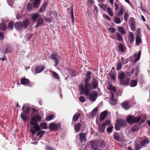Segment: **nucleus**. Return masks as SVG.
Returning a JSON list of instances; mask_svg holds the SVG:
<instances>
[{
  "mask_svg": "<svg viewBox=\"0 0 150 150\" xmlns=\"http://www.w3.org/2000/svg\"><path fill=\"white\" fill-rule=\"evenodd\" d=\"M101 4H98V5L100 7L103 9L104 10H105L106 9H107V4H103L102 3H101Z\"/></svg>",
  "mask_w": 150,
  "mask_h": 150,
  "instance_id": "c9c22d12",
  "label": "nucleus"
},
{
  "mask_svg": "<svg viewBox=\"0 0 150 150\" xmlns=\"http://www.w3.org/2000/svg\"><path fill=\"white\" fill-rule=\"evenodd\" d=\"M27 10L28 11H32L33 9L32 4L30 3L28 4L27 6Z\"/></svg>",
  "mask_w": 150,
  "mask_h": 150,
  "instance_id": "58836bf2",
  "label": "nucleus"
},
{
  "mask_svg": "<svg viewBox=\"0 0 150 150\" xmlns=\"http://www.w3.org/2000/svg\"><path fill=\"white\" fill-rule=\"evenodd\" d=\"M98 112V108L96 107L94 108L91 112V115L93 117L95 116L96 115Z\"/></svg>",
  "mask_w": 150,
  "mask_h": 150,
  "instance_id": "2f4dec72",
  "label": "nucleus"
},
{
  "mask_svg": "<svg viewBox=\"0 0 150 150\" xmlns=\"http://www.w3.org/2000/svg\"><path fill=\"white\" fill-rule=\"evenodd\" d=\"M13 22L12 21H10L8 23V28L10 30H11L13 29Z\"/></svg>",
  "mask_w": 150,
  "mask_h": 150,
  "instance_id": "49530a36",
  "label": "nucleus"
},
{
  "mask_svg": "<svg viewBox=\"0 0 150 150\" xmlns=\"http://www.w3.org/2000/svg\"><path fill=\"white\" fill-rule=\"evenodd\" d=\"M86 77V78L84 79V88L82 85H79L78 87L81 95L84 93L86 96H88L91 90L92 89V87L91 84L88 82L91 79L90 76L87 75Z\"/></svg>",
  "mask_w": 150,
  "mask_h": 150,
  "instance_id": "f03ea898",
  "label": "nucleus"
},
{
  "mask_svg": "<svg viewBox=\"0 0 150 150\" xmlns=\"http://www.w3.org/2000/svg\"><path fill=\"white\" fill-rule=\"evenodd\" d=\"M44 69V66H38L36 67L35 72L37 73H40Z\"/></svg>",
  "mask_w": 150,
  "mask_h": 150,
  "instance_id": "f3484780",
  "label": "nucleus"
},
{
  "mask_svg": "<svg viewBox=\"0 0 150 150\" xmlns=\"http://www.w3.org/2000/svg\"><path fill=\"white\" fill-rule=\"evenodd\" d=\"M22 109L25 113H29L30 110V108L28 104H25L24 105Z\"/></svg>",
  "mask_w": 150,
  "mask_h": 150,
  "instance_id": "ddd939ff",
  "label": "nucleus"
},
{
  "mask_svg": "<svg viewBox=\"0 0 150 150\" xmlns=\"http://www.w3.org/2000/svg\"><path fill=\"white\" fill-rule=\"evenodd\" d=\"M116 125L115 126V129L117 130H120V127L121 126L116 122Z\"/></svg>",
  "mask_w": 150,
  "mask_h": 150,
  "instance_id": "052dcab7",
  "label": "nucleus"
},
{
  "mask_svg": "<svg viewBox=\"0 0 150 150\" xmlns=\"http://www.w3.org/2000/svg\"><path fill=\"white\" fill-rule=\"evenodd\" d=\"M79 100L82 103H83L85 101V98L84 97L81 96L79 98Z\"/></svg>",
  "mask_w": 150,
  "mask_h": 150,
  "instance_id": "bf43d9fd",
  "label": "nucleus"
},
{
  "mask_svg": "<svg viewBox=\"0 0 150 150\" xmlns=\"http://www.w3.org/2000/svg\"><path fill=\"white\" fill-rule=\"evenodd\" d=\"M21 118L23 120V121H25L27 120V117L26 116H24L23 113H21Z\"/></svg>",
  "mask_w": 150,
  "mask_h": 150,
  "instance_id": "864d4df0",
  "label": "nucleus"
},
{
  "mask_svg": "<svg viewBox=\"0 0 150 150\" xmlns=\"http://www.w3.org/2000/svg\"><path fill=\"white\" fill-rule=\"evenodd\" d=\"M134 36L132 32H130L128 35V40L131 43H132L134 40Z\"/></svg>",
  "mask_w": 150,
  "mask_h": 150,
  "instance_id": "a211bd4d",
  "label": "nucleus"
},
{
  "mask_svg": "<svg viewBox=\"0 0 150 150\" xmlns=\"http://www.w3.org/2000/svg\"><path fill=\"white\" fill-rule=\"evenodd\" d=\"M52 74L54 77L58 79H59V77L58 74L55 72H54V71H53L52 72Z\"/></svg>",
  "mask_w": 150,
  "mask_h": 150,
  "instance_id": "09e8293b",
  "label": "nucleus"
},
{
  "mask_svg": "<svg viewBox=\"0 0 150 150\" xmlns=\"http://www.w3.org/2000/svg\"><path fill=\"white\" fill-rule=\"evenodd\" d=\"M118 30L122 35H124L126 33V32L125 29L122 27H118Z\"/></svg>",
  "mask_w": 150,
  "mask_h": 150,
  "instance_id": "7c9ffc66",
  "label": "nucleus"
},
{
  "mask_svg": "<svg viewBox=\"0 0 150 150\" xmlns=\"http://www.w3.org/2000/svg\"><path fill=\"white\" fill-rule=\"evenodd\" d=\"M46 150H54L53 149L49 146H47L46 147Z\"/></svg>",
  "mask_w": 150,
  "mask_h": 150,
  "instance_id": "774afa93",
  "label": "nucleus"
},
{
  "mask_svg": "<svg viewBox=\"0 0 150 150\" xmlns=\"http://www.w3.org/2000/svg\"><path fill=\"white\" fill-rule=\"evenodd\" d=\"M70 15L71 16V18L74 17L73 10L72 8L71 9Z\"/></svg>",
  "mask_w": 150,
  "mask_h": 150,
  "instance_id": "0e129e2a",
  "label": "nucleus"
},
{
  "mask_svg": "<svg viewBox=\"0 0 150 150\" xmlns=\"http://www.w3.org/2000/svg\"><path fill=\"white\" fill-rule=\"evenodd\" d=\"M54 116L53 114H51L47 117L46 120L47 121H49L52 119Z\"/></svg>",
  "mask_w": 150,
  "mask_h": 150,
  "instance_id": "37998d69",
  "label": "nucleus"
},
{
  "mask_svg": "<svg viewBox=\"0 0 150 150\" xmlns=\"http://www.w3.org/2000/svg\"><path fill=\"white\" fill-rule=\"evenodd\" d=\"M41 17V15L37 13H33L31 15V20L34 22H36Z\"/></svg>",
  "mask_w": 150,
  "mask_h": 150,
  "instance_id": "1a4fd4ad",
  "label": "nucleus"
},
{
  "mask_svg": "<svg viewBox=\"0 0 150 150\" xmlns=\"http://www.w3.org/2000/svg\"><path fill=\"white\" fill-rule=\"evenodd\" d=\"M116 35L117 37V40L119 41H122L123 39L122 35L119 33H117Z\"/></svg>",
  "mask_w": 150,
  "mask_h": 150,
  "instance_id": "c85d7f7f",
  "label": "nucleus"
},
{
  "mask_svg": "<svg viewBox=\"0 0 150 150\" xmlns=\"http://www.w3.org/2000/svg\"><path fill=\"white\" fill-rule=\"evenodd\" d=\"M135 74L136 75H137V74H138L139 73V68L138 67H137L135 68Z\"/></svg>",
  "mask_w": 150,
  "mask_h": 150,
  "instance_id": "e2e57ef3",
  "label": "nucleus"
},
{
  "mask_svg": "<svg viewBox=\"0 0 150 150\" xmlns=\"http://www.w3.org/2000/svg\"><path fill=\"white\" fill-rule=\"evenodd\" d=\"M128 17V14L127 13H125L124 14V20L125 21H127Z\"/></svg>",
  "mask_w": 150,
  "mask_h": 150,
  "instance_id": "8fccbe9b",
  "label": "nucleus"
},
{
  "mask_svg": "<svg viewBox=\"0 0 150 150\" xmlns=\"http://www.w3.org/2000/svg\"><path fill=\"white\" fill-rule=\"evenodd\" d=\"M99 129L100 132H103L105 129V124H103L98 125Z\"/></svg>",
  "mask_w": 150,
  "mask_h": 150,
  "instance_id": "bb28decb",
  "label": "nucleus"
},
{
  "mask_svg": "<svg viewBox=\"0 0 150 150\" xmlns=\"http://www.w3.org/2000/svg\"><path fill=\"white\" fill-rule=\"evenodd\" d=\"M44 20L47 22L50 23L51 21L52 20V18H47L46 17H45L44 18Z\"/></svg>",
  "mask_w": 150,
  "mask_h": 150,
  "instance_id": "6e6d98bb",
  "label": "nucleus"
},
{
  "mask_svg": "<svg viewBox=\"0 0 150 150\" xmlns=\"http://www.w3.org/2000/svg\"><path fill=\"white\" fill-rule=\"evenodd\" d=\"M141 54V51H139V53L137 54H135L134 55V57L135 58V59L134 60L135 62H136L139 59Z\"/></svg>",
  "mask_w": 150,
  "mask_h": 150,
  "instance_id": "393cba45",
  "label": "nucleus"
},
{
  "mask_svg": "<svg viewBox=\"0 0 150 150\" xmlns=\"http://www.w3.org/2000/svg\"><path fill=\"white\" fill-rule=\"evenodd\" d=\"M131 30L134 31L135 29V23L133 21H132L131 23Z\"/></svg>",
  "mask_w": 150,
  "mask_h": 150,
  "instance_id": "c03bdc74",
  "label": "nucleus"
},
{
  "mask_svg": "<svg viewBox=\"0 0 150 150\" xmlns=\"http://www.w3.org/2000/svg\"><path fill=\"white\" fill-rule=\"evenodd\" d=\"M121 62L123 64H125L127 63V62H124L122 58H121V60H119V61L118 62L116 65V68L117 70H120L121 69Z\"/></svg>",
  "mask_w": 150,
  "mask_h": 150,
  "instance_id": "9d476101",
  "label": "nucleus"
},
{
  "mask_svg": "<svg viewBox=\"0 0 150 150\" xmlns=\"http://www.w3.org/2000/svg\"><path fill=\"white\" fill-rule=\"evenodd\" d=\"M134 69L133 68L132 69V70L130 72H128L126 74V76L127 77V76L128 75L129 76L130 75V73L131 74H132L134 73Z\"/></svg>",
  "mask_w": 150,
  "mask_h": 150,
  "instance_id": "13d9d810",
  "label": "nucleus"
},
{
  "mask_svg": "<svg viewBox=\"0 0 150 150\" xmlns=\"http://www.w3.org/2000/svg\"><path fill=\"white\" fill-rule=\"evenodd\" d=\"M122 107L125 109H128L130 107L129 103L127 101H124L121 103Z\"/></svg>",
  "mask_w": 150,
  "mask_h": 150,
  "instance_id": "2eb2a0df",
  "label": "nucleus"
},
{
  "mask_svg": "<svg viewBox=\"0 0 150 150\" xmlns=\"http://www.w3.org/2000/svg\"><path fill=\"white\" fill-rule=\"evenodd\" d=\"M116 122L118 123L121 127L125 126L126 125V122L121 119L117 120Z\"/></svg>",
  "mask_w": 150,
  "mask_h": 150,
  "instance_id": "6ab92c4d",
  "label": "nucleus"
},
{
  "mask_svg": "<svg viewBox=\"0 0 150 150\" xmlns=\"http://www.w3.org/2000/svg\"><path fill=\"white\" fill-rule=\"evenodd\" d=\"M49 58L52 59L54 61L55 64L54 66L56 67L58 64L60 60L59 57L56 53H53L52 54L49 56Z\"/></svg>",
  "mask_w": 150,
  "mask_h": 150,
  "instance_id": "0eeeda50",
  "label": "nucleus"
},
{
  "mask_svg": "<svg viewBox=\"0 0 150 150\" xmlns=\"http://www.w3.org/2000/svg\"><path fill=\"white\" fill-rule=\"evenodd\" d=\"M69 73L72 76H74L76 75V74L72 70H70L69 71Z\"/></svg>",
  "mask_w": 150,
  "mask_h": 150,
  "instance_id": "5fc2aeb1",
  "label": "nucleus"
},
{
  "mask_svg": "<svg viewBox=\"0 0 150 150\" xmlns=\"http://www.w3.org/2000/svg\"><path fill=\"white\" fill-rule=\"evenodd\" d=\"M107 9L109 15L111 16H113V11L111 8L110 7H108Z\"/></svg>",
  "mask_w": 150,
  "mask_h": 150,
  "instance_id": "4c0bfd02",
  "label": "nucleus"
},
{
  "mask_svg": "<svg viewBox=\"0 0 150 150\" xmlns=\"http://www.w3.org/2000/svg\"><path fill=\"white\" fill-rule=\"evenodd\" d=\"M139 129L138 126H134L131 128V131L132 132H135Z\"/></svg>",
  "mask_w": 150,
  "mask_h": 150,
  "instance_id": "79ce46f5",
  "label": "nucleus"
},
{
  "mask_svg": "<svg viewBox=\"0 0 150 150\" xmlns=\"http://www.w3.org/2000/svg\"><path fill=\"white\" fill-rule=\"evenodd\" d=\"M40 125L41 127L43 129H46L47 127L46 124L45 123L41 124Z\"/></svg>",
  "mask_w": 150,
  "mask_h": 150,
  "instance_id": "603ef678",
  "label": "nucleus"
},
{
  "mask_svg": "<svg viewBox=\"0 0 150 150\" xmlns=\"http://www.w3.org/2000/svg\"><path fill=\"white\" fill-rule=\"evenodd\" d=\"M146 120V118L143 115L139 116L134 117L133 116H129L127 118V122L130 124L138 122L140 124L143 123Z\"/></svg>",
  "mask_w": 150,
  "mask_h": 150,
  "instance_id": "7ed1b4c3",
  "label": "nucleus"
},
{
  "mask_svg": "<svg viewBox=\"0 0 150 150\" xmlns=\"http://www.w3.org/2000/svg\"><path fill=\"white\" fill-rule=\"evenodd\" d=\"M109 90L110 91L111 98L110 100V103L112 105H115L117 103V98L115 97L116 95V89L114 86L110 85L109 87Z\"/></svg>",
  "mask_w": 150,
  "mask_h": 150,
  "instance_id": "423d86ee",
  "label": "nucleus"
},
{
  "mask_svg": "<svg viewBox=\"0 0 150 150\" xmlns=\"http://www.w3.org/2000/svg\"><path fill=\"white\" fill-rule=\"evenodd\" d=\"M118 79L120 80V84L124 86L128 85L129 82V79L127 76L126 78V76L124 72H121L118 73Z\"/></svg>",
  "mask_w": 150,
  "mask_h": 150,
  "instance_id": "39448f33",
  "label": "nucleus"
},
{
  "mask_svg": "<svg viewBox=\"0 0 150 150\" xmlns=\"http://www.w3.org/2000/svg\"><path fill=\"white\" fill-rule=\"evenodd\" d=\"M113 127L112 126H110L107 127V131L108 132L111 133L112 132Z\"/></svg>",
  "mask_w": 150,
  "mask_h": 150,
  "instance_id": "de8ad7c7",
  "label": "nucleus"
},
{
  "mask_svg": "<svg viewBox=\"0 0 150 150\" xmlns=\"http://www.w3.org/2000/svg\"><path fill=\"white\" fill-rule=\"evenodd\" d=\"M29 82L28 79L25 78H23L21 79V82L23 85H25L27 84Z\"/></svg>",
  "mask_w": 150,
  "mask_h": 150,
  "instance_id": "a878e982",
  "label": "nucleus"
},
{
  "mask_svg": "<svg viewBox=\"0 0 150 150\" xmlns=\"http://www.w3.org/2000/svg\"><path fill=\"white\" fill-rule=\"evenodd\" d=\"M103 124H105V127H106L110 124V121L108 120L106 121L105 123H103Z\"/></svg>",
  "mask_w": 150,
  "mask_h": 150,
  "instance_id": "69168bd1",
  "label": "nucleus"
},
{
  "mask_svg": "<svg viewBox=\"0 0 150 150\" xmlns=\"http://www.w3.org/2000/svg\"><path fill=\"white\" fill-rule=\"evenodd\" d=\"M41 119V118L39 115H36L32 117L30 121L31 126L30 130L31 132L33 135L36 131H38L37 135L40 138L42 137L45 133L44 131H39L40 128L38 124L36 123L37 122L40 121Z\"/></svg>",
  "mask_w": 150,
  "mask_h": 150,
  "instance_id": "f257e3e1",
  "label": "nucleus"
},
{
  "mask_svg": "<svg viewBox=\"0 0 150 150\" xmlns=\"http://www.w3.org/2000/svg\"><path fill=\"white\" fill-rule=\"evenodd\" d=\"M59 124L51 123L50 125L49 128L51 130H57L59 127Z\"/></svg>",
  "mask_w": 150,
  "mask_h": 150,
  "instance_id": "9b49d317",
  "label": "nucleus"
},
{
  "mask_svg": "<svg viewBox=\"0 0 150 150\" xmlns=\"http://www.w3.org/2000/svg\"><path fill=\"white\" fill-rule=\"evenodd\" d=\"M81 124L80 123H77L74 126L75 131L77 132H79L80 129Z\"/></svg>",
  "mask_w": 150,
  "mask_h": 150,
  "instance_id": "f704fd0d",
  "label": "nucleus"
},
{
  "mask_svg": "<svg viewBox=\"0 0 150 150\" xmlns=\"http://www.w3.org/2000/svg\"><path fill=\"white\" fill-rule=\"evenodd\" d=\"M98 96V94L95 91H93L90 94L89 100L91 102H94L96 100Z\"/></svg>",
  "mask_w": 150,
  "mask_h": 150,
  "instance_id": "6e6552de",
  "label": "nucleus"
},
{
  "mask_svg": "<svg viewBox=\"0 0 150 150\" xmlns=\"http://www.w3.org/2000/svg\"><path fill=\"white\" fill-rule=\"evenodd\" d=\"M115 22L117 24H119L121 23L120 19L118 18L115 17L114 20Z\"/></svg>",
  "mask_w": 150,
  "mask_h": 150,
  "instance_id": "a18cd8bd",
  "label": "nucleus"
},
{
  "mask_svg": "<svg viewBox=\"0 0 150 150\" xmlns=\"http://www.w3.org/2000/svg\"><path fill=\"white\" fill-rule=\"evenodd\" d=\"M40 3V0H35L33 3V5L34 8H38Z\"/></svg>",
  "mask_w": 150,
  "mask_h": 150,
  "instance_id": "4be33fe9",
  "label": "nucleus"
},
{
  "mask_svg": "<svg viewBox=\"0 0 150 150\" xmlns=\"http://www.w3.org/2000/svg\"><path fill=\"white\" fill-rule=\"evenodd\" d=\"M134 146L136 150H139L141 148L139 144H138L136 143L134 144Z\"/></svg>",
  "mask_w": 150,
  "mask_h": 150,
  "instance_id": "3c124183",
  "label": "nucleus"
},
{
  "mask_svg": "<svg viewBox=\"0 0 150 150\" xmlns=\"http://www.w3.org/2000/svg\"><path fill=\"white\" fill-rule=\"evenodd\" d=\"M86 134L83 133L80 134V141L81 142H85L86 141Z\"/></svg>",
  "mask_w": 150,
  "mask_h": 150,
  "instance_id": "4468645a",
  "label": "nucleus"
},
{
  "mask_svg": "<svg viewBox=\"0 0 150 150\" xmlns=\"http://www.w3.org/2000/svg\"><path fill=\"white\" fill-rule=\"evenodd\" d=\"M81 114L79 113H76L73 117V120L74 121H76L79 118Z\"/></svg>",
  "mask_w": 150,
  "mask_h": 150,
  "instance_id": "473e14b6",
  "label": "nucleus"
},
{
  "mask_svg": "<svg viewBox=\"0 0 150 150\" xmlns=\"http://www.w3.org/2000/svg\"><path fill=\"white\" fill-rule=\"evenodd\" d=\"M137 80H132L130 82V86L131 87H134L136 86L137 83Z\"/></svg>",
  "mask_w": 150,
  "mask_h": 150,
  "instance_id": "72a5a7b5",
  "label": "nucleus"
},
{
  "mask_svg": "<svg viewBox=\"0 0 150 150\" xmlns=\"http://www.w3.org/2000/svg\"><path fill=\"white\" fill-rule=\"evenodd\" d=\"M32 35L31 34H28V35L27 37V38H25V39L27 41L29 39H30L32 37Z\"/></svg>",
  "mask_w": 150,
  "mask_h": 150,
  "instance_id": "680f3d73",
  "label": "nucleus"
},
{
  "mask_svg": "<svg viewBox=\"0 0 150 150\" xmlns=\"http://www.w3.org/2000/svg\"><path fill=\"white\" fill-rule=\"evenodd\" d=\"M124 11V9L123 8H120L119 9V11L117 13V15L119 16L122 15Z\"/></svg>",
  "mask_w": 150,
  "mask_h": 150,
  "instance_id": "e433bc0d",
  "label": "nucleus"
},
{
  "mask_svg": "<svg viewBox=\"0 0 150 150\" xmlns=\"http://www.w3.org/2000/svg\"><path fill=\"white\" fill-rule=\"evenodd\" d=\"M23 24V28L25 29L30 23V21L28 19L24 20L22 23Z\"/></svg>",
  "mask_w": 150,
  "mask_h": 150,
  "instance_id": "aec40b11",
  "label": "nucleus"
},
{
  "mask_svg": "<svg viewBox=\"0 0 150 150\" xmlns=\"http://www.w3.org/2000/svg\"><path fill=\"white\" fill-rule=\"evenodd\" d=\"M6 29V26L5 24L2 23L0 24V29L2 30H5Z\"/></svg>",
  "mask_w": 150,
  "mask_h": 150,
  "instance_id": "ea45409f",
  "label": "nucleus"
},
{
  "mask_svg": "<svg viewBox=\"0 0 150 150\" xmlns=\"http://www.w3.org/2000/svg\"><path fill=\"white\" fill-rule=\"evenodd\" d=\"M38 20V21L35 26V27L36 28H38L42 26L44 22L43 19L42 18H40Z\"/></svg>",
  "mask_w": 150,
  "mask_h": 150,
  "instance_id": "dca6fc26",
  "label": "nucleus"
},
{
  "mask_svg": "<svg viewBox=\"0 0 150 150\" xmlns=\"http://www.w3.org/2000/svg\"><path fill=\"white\" fill-rule=\"evenodd\" d=\"M107 112L106 111H103L101 114L100 117V120L102 121L105 118Z\"/></svg>",
  "mask_w": 150,
  "mask_h": 150,
  "instance_id": "5701e85b",
  "label": "nucleus"
},
{
  "mask_svg": "<svg viewBox=\"0 0 150 150\" xmlns=\"http://www.w3.org/2000/svg\"><path fill=\"white\" fill-rule=\"evenodd\" d=\"M141 40L140 35L139 34L137 35L136 36V44L139 45L141 43Z\"/></svg>",
  "mask_w": 150,
  "mask_h": 150,
  "instance_id": "412c9836",
  "label": "nucleus"
},
{
  "mask_svg": "<svg viewBox=\"0 0 150 150\" xmlns=\"http://www.w3.org/2000/svg\"><path fill=\"white\" fill-rule=\"evenodd\" d=\"M48 3L47 2H45L39 10V12L40 13H41L43 12L45 10L46 7Z\"/></svg>",
  "mask_w": 150,
  "mask_h": 150,
  "instance_id": "cd10ccee",
  "label": "nucleus"
},
{
  "mask_svg": "<svg viewBox=\"0 0 150 150\" xmlns=\"http://www.w3.org/2000/svg\"><path fill=\"white\" fill-rule=\"evenodd\" d=\"M114 138L115 139L117 140H119L120 139L119 137L117 135H114Z\"/></svg>",
  "mask_w": 150,
  "mask_h": 150,
  "instance_id": "338daca9",
  "label": "nucleus"
},
{
  "mask_svg": "<svg viewBox=\"0 0 150 150\" xmlns=\"http://www.w3.org/2000/svg\"><path fill=\"white\" fill-rule=\"evenodd\" d=\"M15 28L18 30H20L23 28V24L21 22L16 23L15 25Z\"/></svg>",
  "mask_w": 150,
  "mask_h": 150,
  "instance_id": "f8f14e48",
  "label": "nucleus"
},
{
  "mask_svg": "<svg viewBox=\"0 0 150 150\" xmlns=\"http://www.w3.org/2000/svg\"><path fill=\"white\" fill-rule=\"evenodd\" d=\"M149 141L148 139H145L141 142V145L142 146H144L146 144H148L149 143Z\"/></svg>",
  "mask_w": 150,
  "mask_h": 150,
  "instance_id": "c756f323",
  "label": "nucleus"
},
{
  "mask_svg": "<svg viewBox=\"0 0 150 150\" xmlns=\"http://www.w3.org/2000/svg\"><path fill=\"white\" fill-rule=\"evenodd\" d=\"M108 30L110 32L112 33H114L115 32V28L112 27L108 28Z\"/></svg>",
  "mask_w": 150,
  "mask_h": 150,
  "instance_id": "4d7b16f0",
  "label": "nucleus"
},
{
  "mask_svg": "<svg viewBox=\"0 0 150 150\" xmlns=\"http://www.w3.org/2000/svg\"><path fill=\"white\" fill-rule=\"evenodd\" d=\"M92 149H100L99 146L103 148L105 146V144L103 140H93L90 143Z\"/></svg>",
  "mask_w": 150,
  "mask_h": 150,
  "instance_id": "20e7f679",
  "label": "nucleus"
},
{
  "mask_svg": "<svg viewBox=\"0 0 150 150\" xmlns=\"http://www.w3.org/2000/svg\"><path fill=\"white\" fill-rule=\"evenodd\" d=\"M98 81L96 79H94L92 81V86L94 88H96L98 86Z\"/></svg>",
  "mask_w": 150,
  "mask_h": 150,
  "instance_id": "b1692460",
  "label": "nucleus"
},
{
  "mask_svg": "<svg viewBox=\"0 0 150 150\" xmlns=\"http://www.w3.org/2000/svg\"><path fill=\"white\" fill-rule=\"evenodd\" d=\"M120 50L122 52L124 51L125 47L123 45L121 44H120L119 46Z\"/></svg>",
  "mask_w": 150,
  "mask_h": 150,
  "instance_id": "a19ab883",
  "label": "nucleus"
}]
</instances>
